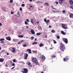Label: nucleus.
<instances>
[{
  "label": "nucleus",
  "instance_id": "cd10ccee",
  "mask_svg": "<svg viewBox=\"0 0 73 73\" xmlns=\"http://www.w3.org/2000/svg\"><path fill=\"white\" fill-rule=\"evenodd\" d=\"M18 37H23L24 36L23 35H19Z\"/></svg>",
  "mask_w": 73,
  "mask_h": 73
},
{
  "label": "nucleus",
  "instance_id": "f03ea898",
  "mask_svg": "<svg viewBox=\"0 0 73 73\" xmlns=\"http://www.w3.org/2000/svg\"><path fill=\"white\" fill-rule=\"evenodd\" d=\"M32 61L33 62H34L35 64L36 65H39V63L38 62V61L37 60V59L35 58H33L32 59Z\"/></svg>",
  "mask_w": 73,
  "mask_h": 73
},
{
  "label": "nucleus",
  "instance_id": "6ab92c4d",
  "mask_svg": "<svg viewBox=\"0 0 73 73\" xmlns=\"http://www.w3.org/2000/svg\"><path fill=\"white\" fill-rule=\"evenodd\" d=\"M51 57L52 58H55V57H56V55H52V56H51Z\"/></svg>",
  "mask_w": 73,
  "mask_h": 73
},
{
  "label": "nucleus",
  "instance_id": "0e129e2a",
  "mask_svg": "<svg viewBox=\"0 0 73 73\" xmlns=\"http://www.w3.org/2000/svg\"><path fill=\"white\" fill-rule=\"evenodd\" d=\"M2 25V24L1 23H0V25L1 26Z\"/></svg>",
  "mask_w": 73,
  "mask_h": 73
},
{
  "label": "nucleus",
  "instance_id": "338daca9",
  "mask_svg": "<svg viewBox=\"0 0 73 73\" xmlns=\"http://www.w3.org/2000/svg\"><path fill=\"white\" fill-rule=\"evenodd\" d=\"M36 40H37V38H35V41H36Z\"/></svg>",
  "mask_w": 73,
  "mask_h": 73
},
{
  "label": "nucleus",
  "instance_id": "393cba45",
  "mask_svg": "<svg viewBox=\"0 0 73 73\" xmlns=\"http://www.w3.org/2000/svg\"><path fill=\"white\" fill-rule=\"evenodd\" d=\"M56 38H57V39H60V36L59 35H58L56 36Z\"/></svg>",
  "mask_w": 73,
  "mask_h": 73
},
{
  "label": "nucleus",
  "instance_id": "1a4fd4ad",
  "mask_svg": "<svg viewBox=\"0 0 73 73\" xmlns=\"http://www.w3.org/2000/svg\"><path fill=\"white\" fill-rule=\"evenodd\" d=\"M6 40L9 41H11V38L10 36L7 37L6 38Z\"/></svg>",
  "mask_w": 73,
  "mask_h": 73
},
{
  "label": "nucleus",
  "instance_id": "9d476101",
  "mask_svg": "<svg viewBox=\"0 0 73 73\" xmlns=\"http://www.w3.org/2000/svg\"><path fill=\"white\" fill-rule=\"evenodd\" d=\"M31 32L32 34H33V35H34L35 34V31H34V30H33V29H32L31 30Z\"/></svg>",
  "mask_w": 73,
  "mask_h": 73
},
{
  "label": "nucleus",
  "instance_id": "7c9ffc66",
  "mask_svg": "<svg viewBox=\"0 0 73 73\" xmlns=\"http://www.w3.org/2000/svg\"><path fill=\"white\" fill-rule=\"evenodd\" d=\"M65 58L67 61H68L69 60V58L68 57H66Z\"/></svg>",
  "mask_w": 73,
  "mask_h": 73
},
{
  "label": "nucleus",
  "instance_id": "0eeeda50",
  "mask_svg": "<svg viewBox=\"0 0 73 73\" xmlns=\"http://www.w3.org/2000/svg\"><path fill=\"white\" fill-rule=\"evenodd\" d=\"M28 54L27 53L26 54V56L24 57L25 60H27L28 59Z\"/></svg>",
  "mask_w": 73,
  "mask_h": 73
},
{
  "label": "nucleus",
  "instance_id": "774afa93",
  "mask_svg": "<svg viewBox=\"0 0 73 73\" xmlns=\"http://www.w3.org/2000/svg\"><path fill=\"white\" fill-rule=\"evenodd\" d=\"M29 1H32V0H29Z\"/></svg>",
  "mask_w": 73,
  "mask_h": 73
},
{
  "label": "nucleus",
  "instance_id": "6e6552de",
  "mask_svg": "<svg viewBox=\"0 0 73 73\" xmlns=\"http://www.w3.org/2000/svg\"><path fill=\"white\" fill-rule=\"evenodd\" d=\"M41 57V58L43 60H45L46 58L44 55H42Z\"/></svg>",
  "mask_w": 73,
  "mask_h": 73
},
{
  "label": "nucleus",
  "instance_id": "ea45409f",
  "mask_svg": "<svg viewBox=\"0 0 73 73\" xmlns=\"http://www.w3.org/2000/svg\"><path fill=\"white\" fill-rule=\"evenodd\" d=\"M44 22H46L47 21H46V18H44Z\"/></svg>",
  "mask_w": 73,
  "mask_h": 73
},
{
  "label": "nucleus",
  "instance_id": "39448f33",
  "mask_svg": "<svg viewBox=\"0 0 73 73\" xmlns=\"http://www.w3.org/2000/svg\"><path fill=\"white\" fill-rule=\"evenodd\" d=\"M23 71H22V72L23 73H27L28 72V69L26 68H23Z\"/></svg>",
  "mask_w": 73,
  "mask_h": 73
},
{
  "label": "nucleus",
  "instance_id": "58836bf2",
  "mask_svg": "<svg viewBox=\"0 0 73 73\" xmlns=\"http://www.w3.org/2000/svg\"><path fill=\"white\" fill-rule=\"evenodd\" d=\"M18 15H19L18 17H20V14H19V12H18Z\"/></svg>",
  "mask_w": 73,
  "mask_h": 73
},
{
  "label": "nucleus",
  "instance_id": "2f4dec72",
  "mask_svg": "<svg viewBox=\"0 0 73 73\" xmlns=\"http://www.w3.org/2000/svg\"><path fill=\"white\" fill-rule=\"evenodd\" d=\"M53 41L54 43V44H56V43H57V42L56 41H55V40H53Z\"/></svg>",
  "mask_w": 73,
  "mask_h": 73
},
{
  "label": "nucleus",
  "instance_id": "412c9836",
  "mask_svg": "<svg viewBox=\"0 0 73 73\" xmlns=\"http://www.w3.org/2000/svg\"><path fill=\"white\" fill-rule=\"evenodd\" d=\"M38 44V43L37 42H34L32 43V44H33V45H34V44L36 45V44Z\"/></svg>",
  "mask_w": 73,
  "mask_h": 73
},
{
  "label": "nucleus",
  "instance_id": "603ef678",
  "mask_svg": "<svg viewBox=\"0 0 73 73\" xmlns=\"http://www.w3.org/2000/svg\"><path fill=\"white\" fill-rule=\"evenodd\" d=\"M12 65L13 66H15V63H13Z\"/></svg>",
  "mask_w": 73,
  "mask_h": 73
},
{
  "label": "nucleus",
  "instance_id": "473e14b6",
  "mask_svg": "<svg viewBox=\"0 0 73 73\" xmlns=\"http://www.w3.org/2000/svg\"><path fill=\"white\" fill-rule=\"evenodd\" d=\"M33 53H37V51L35 50L33 51Z\"/></svg>",
  "mask_w": 73,
  "mask_h": 73
},
{
  "label": "nucleus",
  "instance_id": "69168bd1",
  "mask_svg": "<svg viewBox=\"0 0 73 73\" xmlns=\"http://www.w3.org/2000/svg\"><path fill=\"white\" fill-rule=\"evenodd\" d=\"M33 7H32V6H30V8H32Z\"/></svg>",
  "mask_w": 73,
  "mask_h": 73
},
{
  "label": "nucleus",
  "instance_id": "4be33fe9",
  "mask_svg": "<svg viewBox=\"0 0 73 73\" xmlns=\"http://www.w3.org/2000/svg\"><path fill=\"white\" fill-rule=\"evenodd\" d=\"M5 8H6V7H5L4 6H3L1 7L2 9H5Z\"/></svg>",
  "mask_w": 73,
  "mask_h": 73
},
{
  "label": "nucleus",
  "instance_id": "37998d69",
  "mask_svg": "<svg viewBox=\"0 0 73 73\" xmlns=\"http://www.w3.org/2000/svg\"><path fill=\"white\" fill-rule=\"evenodd\" d=\"M26 21H27V22H29V21L28 19L26 20Z\"/></svg>",
  "mask_w": 73,
  "mask_h": 73
},
{
  "label": "nucleus",
  "instance_id": "4c0bfd02",
  "mask_svg": "<svg viewBox=\"0 0 73 73\" xmlns=\"http://www.w3.org/2000/svg\"><path fill=\"white\" fill-rule=\"evenodd\" d=\"M13 62H16V60H15V59H13Z\"/></svg>",
  "mask_w": 73,
  "mask_h": 73
},
{
  "label": "nucleus",
  "instance_id": "8fccbe9b",
  "mask_svg": "<svg viewBox=\"0 0 73 73\" xmlns=\"http://www.w3.org/2000/svg\"><path fill=\"white\" fill-rule=\"evenodd\" d=\"M55 3L56 4H58V1H56L55 2Z\"/></svg>",
  "mask_w": 73,
  "mask_h": 73
},
{
  "label": "nucleus",
  "instance_id": "c9c22d12",
  "mask_svg": "<svg viewBox=\"0 0 73 73\" xmlns=\"http://www.w3.org/2000/svg\"><path fill=\"white\" fill-rule=\"evenodd\" d=\"M23 47H25L27 46V44H24L23 45Z\"/></svg>",
  "mask_w": 73,
  "mask_h": 73
},
{
  "label": "nucleus",
  "instance_id": "c756f323",
  "mask_svg": "<svg viewBox=\"0 0 73 73\" xmlns=\"http://www.w3.org/2000/svg\"><path fill=\"white\" fill-rule=\"evenodd\" d=\"M63 60L64 61V62H66L67 61V60H66V58H63Z\"/></svg>",
  "mask_w": 73,
  "mask_h": 73
},
{
  "label": "nucleus",
  "instance_id": "13d9d810",
  "mask_svg": "<svg viewBox=\"0 0 73 73\" xmlns=\"http://www.w3.org/2000/svg\"><path fill=\"white\" fill-rule=\"evenodd\" d=\"M5 66L6 67H8V65H7V64H5Z\"/></svg>",
  "mask_w": 73,
  "mask_h": 73
},
{
  "label": "nucleus",
  "instance_id": "a18cd8bd",
  "mask_svg": "<svg viewBox=\"0 0 73 73\" xmlns=\"http://www.w3.org/2000/svg\"><path fill=\"white\" fill-rule=\"evenodd\" d=\"M49 28H52V26L50 25L49 26Z\"/></svg>",
  "mask_w": 73,
  "mask_h": 73
},
{
  "label": "nucleus",
  "instance_id": "f704fd0d",
  "mask_svg": "<svg viewBox=\"0 0 73 73\" xmlns=\"http://www.w3.org/2000/svg\"><path fill=\"white\" fill-rule=\"evenodd\" d=\"M24 6H25V4H22L21 5L22 7H24Z\"/></svg>",
  "mask_w": 73,
  "mask_h": 73
},
{
  "label": "nucleus",
  "instance_id": "2eb2a0df",
  "mask_svg": "<svg viewBox=\"0 0 73 73\" xmlns=\"http://www.w3.org/2000/svg\"><path fill=\"white\" fill-rule=\"evenodd\" d=\"M63 1L62 0H59V4H62V1Z\"/></svg>",
  "mask_w": 73,
  "mask_h": 73
},
{
  "label": "nucleus",
  "instance_id": "f3484780",
  "mask_svg": "<svg viewBox=\"0 0 73 73\" xmlns=\"http://www.w3.org/2000/svg\"><path fill=\"white\" fill-rule=\"evenodd\" d=\"M13 52H16V49L15 48H13L12 49Z\"/></svg>",
  "mask_w": 73,
  "mask_h": 73
},
{
  "label": "nucleus",
  "instance_id": "5701e85b",
  "mask_svg": "<svg viewBox=\"0 0 73 73\" xmlns=\"http://www.w3.org/2000/svg\"><path fill=\"white\" fill-rule=\"evenodd\" d=\"M40 35H41V34L40 33H36V35L37 36H40Z\"/></svg>",
  "mask_w": 73,
  "mask_h": 73
},
{
  "label": "nucleus",
  "instance_id": "ddd939ff",
  "mask_svg": "<svg viewBox=\"0 0 73 73\" xmlns=\"http://www.w3.org/2000/svg\"><path fill=\"white\" fill-rule=\"evenodd\" d=\"M4 59L3 58H0V62H4Z\"/></svg>",
  "mask_w": 73,
  "mask_h": 73
},
{
  "label": "nucleus",
  "instance_id": "bb28decb",
  "mask_svg": "<svg viewBox=\"0 0 73 73\" xmlns=\"http://www.w3.org/2000/svg\"><path fill=\"white\" fill-rule=\"evenodd\" d=\"M55 31L54 30H52L51 31L52 33H55Z\"/></svg>",
  "mask_w": 73,
  "mask_h": 73
},
{
  "label": "nucleus",
  "instance_id": "dca6fc26",
  "mask_svg": "<svg viewBox=\"0 0 73 73\" xmlns=\"http://www.w3.org/2000/svg\"><path fill=\"white\" fill-rule=\"evenodd\" d=\"M44 44L42 43H40V44H39V46L40 47H42V46H44Z\"/></svg>",
  "mask_w": 73,
  "mask_h": 73
},
{
  "label": "nucleus",
  "instance_id": "f8f14e48",
  "mask_svg": "<svg viewBox=\"0 0 73 73\" xmlns=\"http://www.w3.org/2000/svg\"><path fill=\"white\" fill-rule=\"evenodd\" d=\"M27 51H28L29 53L31 54L32 53V51H31V49H28L27 50Z\"/></svg>",
  "mask_w": 73,
  "mask_h": 73
},
{
  "label": "nucleus",
  "instance_id": "c85d7f7f",
  "mask_svg": "<svg viewBox=\"0 0 73 73\" xmlns=\"http://www.w3.org/2000/svg\"><path fill=\"white\" fill-rule=\"evenodd\" d=\"M31 39L32 40H33L34 39V37L32 36L31 37Z\"/></svg>",
  "mask_w": 73,
  "mask_h": 73
},
{
  "label": "nucleus",
  "instance_id": "79ce46f5",
  "mask_svg": "<svg viewBox=\"0 0 73 73\" xmlns=\"http://www.w3.org/2000/svg\"><path fill=\"white\" fill-rule=\"evenodd\" d=\"M70 8H71L72 9H73V6H71L70 7Z\"/></svg>",
  "mask_w": 73,
  "mask_h": 73
},
{
  "label": "nucleus",
  "instance_id": "a19ab883",
  "mask_svg": "<svg viewBox=\"0 0 73 73\" xmlns=\"http://www.w3.org/2000/svg\"><path fill=\"white\" fill-rule=\"evenodd\" d=\"M11 15H13V14H14V12L11 11Z\"/></svg>",
  "mask_w": 73,
  "mask_h": 73
},
{
  "label": "nucleus",
  "instance_id": "680f3d73",
  "mask_svg": "<svg viewBox=\"0 0 73 73\" xmlns=\"http://www.w3.org/2000/svg\"><path fill=\"white\" fill-rule=\"evenodd\" d=\"M18 44H20V42H18Z\"/></svg>",
  "mask_w": 73,
  "mask_h": 73
},
{
  "label": "nucleus",
  "instance_id": "4d7b16f0",
  "mask_svg": "<svg viewBox=\"0 0 73 73\" xmlns=\"http://www.w3.org/2000/svg\"><path fill=\"white\" fill-rule=\"evenodd\" d=\"M20 11H22V8L20 7Z\"/></svg>",
  "mask_w": 73,
  "mask_h": 73
},
{
  "label": "nucleus",
  "instance_id": "bf43d9fd",
  "mask_svg": "<svg viewBox=\"0 0 73 73\" xmlns=\"http://www.w3.org/2000/svg\"><path fill=\"white\" fill-rule=\"evenodd\" d=\"M37 23L38 24H39V21H37Z\"/></svg>",
  "mask_w": 73,
  "mask_h": 73
},
{
  "label": "nucleus",
  "instance_id": "864d4df0",
  "mask_svg": "<svg viewBox=\"0 0 73 73\" xmlns=\"http://www.w3.org/2000/svg\"><path fill=\"white\" fill-rule=\"evenodd\" d=\"M26 28H27V29H28V28H29V27L28 26H27L26 27Z\"/></svg>",
  "mask_w": 73,
  "mask_h": 73
},
{
  "label": "nucleus",
  "instance_id": "3c124183",
  "mask_svg": "<svg viewBox=\"0 0 73 73\" xmlns=\"http://www.w3.org/2000/svg\"><path fill=\"white\" fill-rule=\"evenodd\" d=\"M36 3H40V1H38L36 2Z\"/></svg>",
  "mask_w": 73,
  "mask_h": 73
},
{
  "label": "nucleus",
  "instance_id": "09e8293b",
  "mask_svg": "<svg viewBox=\"0 0 73 73\" xmlns=\"http://www.w3.org/2000/svg\"><path fill=\"white\" fill-rule=\"evenodd\" d=\"M21 42H24L25 40H21Z\"/></svg>",
  "mask_w": 73,
  "mask_h": 73
},
{
  "label": "nucleus",
  "instance_id": "4468645a",
  "mask_svg": "<svg viewBox=\"0 0 73 73\" xmlns=\"http://www.w3.org/2000/svg\"><path fill=\"white\" fill-rule=\"evenodd\" d=\"M61 33L62 35H66V33L64 32V31H61Z\"/></svg>",
  "mask_w": 73,
  "mask_h": 73
},
{
  "label": "nucleus",
  "instance_id": "6e6d98bb",
  "mask_svg": "<svg viewBox=\"0 0 73 73\" xmlns=\"http://www.w3.org/2000/svg\"><path fill=\"white\" fill-rule=\"evenodd\" d=\"M15 68V66L13 67V68H11V69H14Z\"/></svg>",
  "mask_w": 73,
  "mask_h": 73
},
{
  "label": "nucleus",
  "instance_id": "7ed1b4c3",
  "mask_svg": "<svg viewBox=\"0 0 73 73\" xmlns=\"http://www.w3.org/2000/svg\"><path fill=\"white\" fill-rule=\"evenodd\" d=\"M62 27L63 29H68V27H66V25L65 24H61Z\"/></svg>",
  "mask_w": 73,
  "mask_h": 73
},
{
  "label": "nucleus",
  "instance_id": "423d86ee",
  "mask_svg": "<svg viewBox=\"0 0 73 73\" xmlns=\"http://www.w3.org/2000/svg\"><path fill=\"white\" fill-rule=\"evenodd\" d=\"M69 3L70 5H73V1L72 0H70L69 1Z\"/></svg>",
  "mask_w": 73,
  "mask_h": 73
},
{
  "label": "nucleus",
  "instance_id": "72a5a7b5",
  "mask_svg": "<svg viewBox=\"0 0 73 73\" xmlns=\"http://www.w3.org/2000/svg\"><path fill=\"white\" fill-rule=\"evenodd\" d=\"M25 23L26 25H27L28 24V23H27L26 21H25Z\"/></svg>",
  "mask_w": 73,
  "mask_h": 73
},
{
  "label": "nucleus",
  "instance_id": "49530a36",
  "mask_svg": "<svg viewBox=\"0 0 73 73\" xmlns=\"http://www.w3.org/2000/svg\"><path fill=\"white\" fill-rule=\"evenodd\" d=\"M10 3H13V0H10Z\"/></svg>",
  "mask_w": 73,
  "mask_h": 73
},
{
  "label": "nucleus",
  "instance_id": "5fc2aeb1",
  "mask_svg": "<svg viewBox=\"0 0 73 73\" xmlns=\"http://www.w3.org/2000/svg\"><path fill=\"white\" fill-rule=\"evenodd\" d=\"M52 8L53 9H56L55 8H54L53 7H52Z\"/></svg>",
  "mask_w": 73,
  "mask_h": 73
},
{
  "label": "nucleus",
  "instance_id": "aec40b11",
  "mask_svg": "<svg viewBox=\"0 0 73 73\" xmlns=\"http://www.w3.org/2000/svg\"><path fill=\"white\" fill-rule=\"evenodd\" d=\"M44 5H46V6H48L49 5V3H44Z\"/></svg>",
  "mask_w": 73,
  "mask_h": 73
},
{
  "label": "nucleus",
  "instance_id": "20e7f679",
  "mask_svg": "<svg viewBox=\"0 0 73 73\" xmlns=\"http://www.w3.org/2000/svg\"><path fill=\"white\" fill-rule=\"evenodd\" d=\"M62 40L66 44H68V39L66 38H63Z\"/></svg>",
  "mask_w": 73,
  "mask_h": 73
},
{
  "label": "nucleus",
  "instance_id": "9b49d317",
  "mask_svg": "<svg viewBox=\"0 0 73 73\" xmlns=\"http://www.w3.org/2000/svg\"><path fill=\"white\" fill-rule=\"evenodd\" d=\"M70 17L73 19V14L72 13H71L70 14Z\"/></svg>",
  "mask_w": 73,
  "mask_h": 73
},
{
  "label": "nucleus",
  "instance_id": "f257e3e1",
  "mask_svg": "<svg viewBox=\"0 0 73 73\" xmlns=\"http://www.w3.org/2000/svg\"><path fill=\"white\" fill-rule=\"evenodd\" d=\"M60 48L61 51L64 52V50L65 49V46L64 45V44H63L62 43H60Z\"/></svg>",
  "mask_w": 73,
  "mask_h": 73
},
{
  "label": "nucleus",
  "instance_id": "c03bdc74",
  "mask_svg": "<svg viewBox=\"0 0 73 73\" xmlns=\"http://www.w3.org/2000/svg\"><path fill=\"white\" fill-rule=\"evenodd\" d=\"M31 65V63L30 62H29L28 63V66H29Z\"/></svg>",
  "mask_w": 73,
  "mask_h": 73
},
{
  "label": "nucleus",
  "instance_id": "e2e57ef3",
  "mask_svg": "<svg viewBox=\"0 0 73 73\" xmlns=\"http://www.w3.org/2000/svg\"><path fill=\"white\" fill-rule=\"evenodd\" d=\"M1 50V47L0 46V51Z\"/></svg>",
  "mask_w": 73,
  "mask_h": 73
},
{
  "label": "nucleus",
  "instance_id": "de8ad7c7",
  "mask_svg": "<svg viewBox=\"0 0 73 73\" xmlns=\"http://www.w3.org/2000/svg\"><path fill=\"white\" fill-rule=\"evenodd\" d=\"M1 44H4V41H1Z\"/></svg>",
  "mask_w": 73,
  "mask_h": 73
},
{
  "label": "nucleus",
  "instance_id": "a211bd4d",
  "mask_svg": "<svg viewBox=\"0 0 73 73\" xmlns=\"http://www.w3.org/2000/svg\"><path fill=\"white\" fill-rule=\"evenodd\" d=\"M49 23H50V20H47L46 23V24H48Z\"/></svg>",
  "mask_w": 73,
  "mask_h": 73
},
{
  "label": "nucleus",
  "instance_id": "052dcab7",
  "mask_svg": "<svg viewBox=\"0 0 73 73\" xmlns=\"http://www.w3.org/2000/svg\"><path fill=\"white\" fill-rule=\"evenodd\" d=\"M45 37H46V38H47V37H48V36H46V35L45 36Z\"/></svg>",
  "mask_w": 73,
  "mask_h": 73
},
{
  "label": "nucleus",
  "instance_id": "a878e982",
  "mask_svg": "<svg viewBox=\"0 0 73 73\" xmlns=\"http://www.w3.org/2000/svg\"><path fill=\"white\" fill-rule=\"evenodd\" d=\"M62 13H66V11H65V10H63L62 11Z\"/></svg>",
  "mask_w": 73,
  "mask_h": 73
},
{
  "label": "nucleus",
  "instance_id": "b1692460",
  "mask_svg": "<svg viewBox=\"0 0 73 73\" xmlns=\"http://www.w3.org/2000/svg\"><path fill=\"white\" fill-rule=\"evenodd\" d=\"M31 23L32 24H33V19H31L30 20Z\"/></svg>",
  "mask_w": 73,
  "mask_h": 73
},
{
  "label": "nucleus",
  "instance_id": "e433bc0d",
  "mask_svg": "<svg viewBox=\"0 0 73 73\" xmlns=\"http://www.w3.org/2000/svg\"><path fill=\"white\" fill-rule=\"evenodd\" d=\"M4 39L3 38V39H0V41H4Z\"/></svg>",
  "mask_w": 73,
  "mask_h": 73
}]
</instances>
